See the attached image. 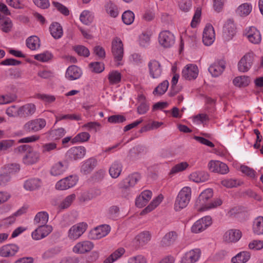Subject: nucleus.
Instances as JSON below:
<instances>
[{"label":"nucleus","instance_id":"nucleus-9","mask_svg":"<svg viewBox=\"0 0 263 263\" xmlns=\"http://www.w3.org/2000/svg\"><path fill=\"white\" fill-rule=\"evenodd\" d=\"M110 231V228L108 225H101L91 230L89 233L88 237L90 239H99L106 236Z\"/></svg>","mask_w":263,"mask_h":263},{"label":"nucleus","instance_id":"nucleus-12","mask_svg":"<svg viewBox=\"0 0 263 263\" xmlns=\"http://www.w3.org/2000/svg\"><path fill=\"white\" fill-rule=\"evenodd\" d=\"M94 247L93 242L84 240L78 242L73 248L72 251L77 254H85L90 252Z\"/></svg>","mask_w":263,"mask_h":263},{"label":"nucleus","instance_id":"nucleus-5","mask_svg":"<svg viewBox=\"0 0 263 263\" xmlns=\"http://www.w3.org/2000/svg\"><path fill=\"white\" fill-rule=\"evenodd\" d=\"M213 193L211 189H207L203 191L199 195L196 201L195 206L198 211L205 210L208 204V200L213 197Z\"/></svg>","mask_w":263,"mask_h":263},{"label":"nucleus","instance_id":"nucleus-31","mask_svg":"<svg viewBox=\"0 0 263 263\" xmlns=\"http://www.w3.org/2000/svg\"><path fill=\"white\" fill-rule=\"evenodd\" d=\"M140 179L141 176L139 173H134L123 180V187L127 189L128 187L134 186Z\"/></svg>","mask_w":263,"mask_h":263},{"label":"nucleus","instance_id":"nucleus-7","mask_svg":"<svg viewBox=\"0 0 263 263\" xmlns=\"http://www.w3.org/2000/svg\"><path fill=\"white\" fill-rule=\"evenodd\" d=\"M158 41L164 48H170L174 44L175 39L174 34L170 31L163 30L159 33Z\"/></svg>","mask_w":263,"mask_h":263},{"label":"nucleus","instance_id":"nucleus-48","mask_svg":"<svg viewBox=\"0 0 263 263\" xmlns=\"http://www.w3.org/2000/svg\"><path fill=\"white\" fill-rule=\"evenodd\" d=\"M90 135L87 132H82L78 134L71 140L72 143L77 142H84L87 141L90 138Z\"/></svg>","mask_w":263,"mask_h":263},{"label":"nucleus","instance_id":"nucleus-39","mask_svg":"<svg viewBox=\"0 0 263 263\" xmlns=\"http://www.w3.org/2000/svg\"><path fill=\"white\" fill-rule=\"evenodd\" d=\"M125 253V250L123 248H120L114 252L104 261L103 263H112L121 257Z\"/></svg>","mask_w":263,"mask_h":263},{"label":"nucleus","instance_id":"nucleus-55","mask_svg":"<svg viewBox=\"0 0 263 263\" xmlns=\"http://www.w3.org/2000/svg\"><path fill=\"white\" fill-rule=\"evenodd\" d=\"M74 51L80 56L88 57L89 54V50L86 47L82 45H78L74 47Z\"/></svg>","mask_w":263,"mask_h":263},{"label":"nucleus","instance_id":"nucleus-53","mask_svg":"<svg viewBox=\"0 0 263 263\" xmlns=\"http://www.w3.org/2000/svg\"><path fill=\"white\" fill-rule=\"evenodd\" d=\"M189 166L186 162H182L173 166L170 172V174H174L185 170Z\"/></svg>","mask_w":263,"mask_h":263},{"label":"nucleus","instance_id":"nucleus-29","mask_svg":"<svg viewBox=\"0 0 263 263\" xmlns=\"http://www.w3.org/2000/svg\"><path fill=\"white\" fill-rule=\"evenodd\" d=\"M235 32L236 28L234 24L231 20L228 21L223 27V33L227 40L232 39Z\"/></svg>","mask_w":263,"mask_h":263},{"label":"nucleus","instance_id":"nucleus-23","mask_svg":"<svg viewBox=\"0 0 263 263\" xmlns=\"http://www.w3.org/2000/svg\"><path fill=\"white\" fill-rule=\"evenodd\" d=\"M152 193L149 190L142 192L138 197L136 198L135 204L137 207L142 208L146 205L151 199Z\"/></svg>","mask_w":263,"mask_h":263},{"label":"nucleus","instance_id":"nucleus-19","mask_svg":"<svg viewBox=\"0 0 263 263\" xmlns=\"http://www.w3.org/2000/svg\"><path fill=\"white\" fill-rule=\"evenodd\" d=\"M19 248L14 244L3 246L0 248V256L3 257L13 256L18 252Z\"/></svg>","mask_w":263,"mask_h":263},{"label":"nucleus","instance_id":"nucleus-6","mask_svg":"<svg viewBox=\"0 0 263 263\" xmlns=\"http://www.w3.org/2000/svg\"><path fill=\"white\" fill-rule=\"evenodd\" d=\"M46 124L45 119L38 118L31 120L26 123L23 126V129L27 132H36L43 129Z\"/></svg>","mask_w":263,"mask_h":263},{"label":"nucleus","instance_id":"nucleus-30","mask_svg":"<svg viewBox=\"0 0 263 263\" xmlns=\"http://www.w3.org/2000/svg\"><path fill=\"white\" fill-rule=\"evenodd\" d=\"M178 235L176 232L171 231L166 233L161 241L162 247H168L172 245L177 239Z\"/></svg>","mask_w":263,"mask_h":263},{"label":"nucleus","instance_id":"nucleus-3","mask_svg":"<svg viewBox=\"0 0 263 263\" xmlns=\"http://www.w3.org/2000/svg\"><path fill=\"white\" fill-rule=\"evenodd\" d=\"M111 52L115 61L118 62L117 65H120L121 63L119 62L122 60L124 55V48L122 41L118 37H115L112 41Z\"/></svg>","mask_w":263,"mask_h":263},{"label":"nucleus","instance_id":"nucleus-64","mask_svg":"<svg viewBox=\"0 0 263 263\" xmlns=\"http://www.w3.org/2000/svg\"><path fill=\"white\" fill-rule=\"evenodd\" d=\"M250 249L259 250L263 248V241L255 240L251 242L249 245Z\"/></svg>","mask_w":263,"mask_h":263},{"label":"nucleus","instance_id":"nucleus-18","mask_svg":"<svg viewBox=\"0 0 263 263\" xmlns=\"http://www.w3.org/2000/svg\"><path fill=\"white\" fill-rule=\"evenodd\" d=\"M200 250L195 249L186 252L182 257L181 263H194L200 257Z\"/></svg>","mask_w":263,"mask_h":263},{"label":"nucleus","instance_id":"nucleus-41","mask_svg":"<svg viewBox=\"0 0 263 263\" xmlns=\"http://www.w3.org/2000/svg\"><path fill=\"white\" fill-rule=\"evenodd\" d=\"M48 220V214L46 212H39L34 219V221L39 226H47L46 223Z\"/></svg>","mask_w":263,"mask_h":263},{"label":"nucleus","instance_id":"nucleus-43","mask_svg":"<svg viewBox=\"0 0 263 263\" xmlns=\"http://www.w3.org/2000/svg\"><path fill=\"white\" fill-rule=\"evenodd\" d=\"M40 182L39 180L31 179L26 180L24 184V187L26 190L33 191L39 187Z\"/></svg>","mask_w":263,"mask_h":263},{"label":"nucleus","instance_id":"nucleus-47","mask_svg":"<svg viewBox=\"0 0 263 263\" xmlns=\"http://www.w3.org/2000/svg\"><path fill=\"white\" fill-rule=\"evenodd\" d=\"M80 19L84 24L88 25L92 22L93 16L91 15L90 11L84 10L81 13Z\"/></svg>","mask_w":263,"mask_h":263},{"label":"nucleus","instance_id":"nucleus-49","mask_svg":"<svg viewBox=\"0 0 263 263\" xmlns=\"http://www.w3.org/2000/svg\"><path fill=\"white\" fill-rule=\"evenodd\" d=\"M134 18L135 15L134 13L130 10L125 11L122 16L123 22L126 25L131 24L134 22Z\"/></svg>","mask_w":263,"mask_h":263},{"label":"nucleus","instance_id":"nucleus-61","mask_svg":"<svg viewBox=\"0 0 263 263\" xmlns=\"http://www.w3.org/2000/svg\"><path fill=\"white\" fill-rule=\"evenodd\" d=\"M125 121V117L120 115L111 116L108 118V121L111 123H120L124 122Z\"/></svg>","mask_w":263,"mask_h":263},{"label":"nucleus","instance_id":"nucleus-20","mask_svg":"<svg viewBox=\"0 0 263 263\" xmlns=\"http://www.w3.org/2000/svg\"><path fill=\"white\" fill-rule=\"evenodd\" d=\"M246 35L250 42L253 44H259L261 40L259 31L254 27H250L247 30Z\"/></svg>","mask_w":263,"mask_h":263},{"label":"nucleus","instance_id":"nucleus-59","mask_svg":"<svg viewBox=\"0 0 263 263\" xmlns=\"http://www.w3.org/2000/svg\"><path fill=\"white\" fill-rule=\"evenodd\" d=\"M11 180V176L8 173L1 172L0 174V186L7 185Z\"/></svg>","mask_w":263,"mask_h":263},{"label":"nucleus","instance_id":"nucleus-52","mask_svg":"<svg viewBox=\"0 0 263 263\" xmlns=\"http://www.w3.org/2000/svg\"><path fill=\"white\" fill-rule=\"evenodd\" d=\"M56 122H58L59 121L62 120H76L79 121L81 120V117L80 115H75V114H67L61 116H55Z\"/></svg>","mask_w":263,"mask_h":263},{"label":"nucleus","instance_id":"nucleus-56","mask_svg":"<svg viewBox=\"0 0 263 263\" xmlns=\"http://www.w3.org/2000/svg\"><path fill=\"white\" fill-rule=\"evenodd\" d=\"M240 171L248 177L254 179L255 178V171L252 168L246 165H241L240 168Z\"/></svg>","mask_w":263,"mask_h":263},{"label":"nucleus","instance_id":"nucleus-8","mask_svg":"<svg viewBox=\"0 0 263 263\" xmlns=\"http://www.w3.org/2000/svg\"><path fill=\"white\" fill-rule=\"evenodd\" d=\"M87 224L85 222H80L73 225L68 231V237L71 240L79 238L86 231Z\"/></svg>","mask_w":263,"mask_h":263},{"label":"nucleus","instance_id":"nucleus-11","mask_svg":"<svg viewBox=\"0 0 263 263\" xmlns=\"http://www.w3.org/2000/svg\"><path fill=\"white\" fill-rule=\"evenodd\" d=\"M212 224V218L206 216L196 221L192 227V232L195 233H200L205 230Z\"/></svg>","mask_w":263,"mask_h":263},{"label":"nucleus","instance_id":"nucleus-36","mask_svg":"<svg viewBox=\"0 0 263 263\" xmlns=\"http://www.w3.org/2000/svg\"><path fill=\"white\" fill-rule=\"evenodd\" d=\"M50 31L52 36L55 39L61 38L63 35L62 27L58 23H52L50 27Z\"/></svg>","mask_w":263,"mask_h":263},{"label":"nucleus","instance_id":"nucleus-17","mask_svg":"<svg viewBox=\"0 0 263 263\" xmlns=\"http://www.w3.org/2000/svg\"><path fill=\"white\" fill-rule=\"evenodd\" d=\"M215 40V32L213 27L211 25H208L205 26L203 32L202 41L206 46L211 45Z\"/></svg>","mask_w":263,"mask_h":263},{"label":"nucleus","instance_id":"nucleus-2","mask_svg":"<svg viewBox=\"0 0 263 263\" xmlns=\"http://www.w3.org/2000/svg\"><path fill=\"white\" fill-rule=\"evenodd\" d=\"M192 190L191 187L185 186L179 192L174 204L176 211H180L186 207L191 198Z\"/></svg>","mask_w":263,"mask_h":263},{"label":"nucleus","instance_id":"nucleus-24","mask_svg":"<svg viewBox=\"0 0 263 263\" xmlns=\"http://www.w3.org/2000/svg\"><path fill=\"white\" fill-rule=\"evenodd\" d=\"M67 168L68 165L66 162L59 161L52 165L50 173L52 176H57L62 174Z\"/></svg>","mask_w":263,"mask_h":263},{"label":"nucleus","instance_id":"nucleus-46","mask_svg":"<svg viewBox=\"0 0 263 263\" xmlns=\"http://www.w3.org/2000/svg\"><path fill=\"white\" fill-rule=\"evenodd\" d=\"M168 82L167 80L163 81L157 87L155 88L153 91L154 95H162L167 90L168 87Z\"/></svg>","mask_w":263,"mask_h":263},{"label":"nucleus","instance_id":"nucleus-21","mask_svg":"<svg viewBox=\"0 0 263 263\" xmlns=\"http://www.w3.org/2000/svg\"><path fill=\"white\" fill-rule=\"evenodd\" d=\"M82 74L81 69L76 65H71L67 69L66 78L69 80H75L79 79Z\"/></svg>","mask_w":263,"mask_h":263},{"label":"nucleus","instance_id":"nucleus-1","mask_svg":"<svg viewBox=\"0 0 263 263\" xmlns=\"http://www.w3.org/2000/svg\"><path fill=\"white\" fill-rule=\"evenodd\" d=\"M17 149L19 152L24 153L23 162L25 165H32L39 161L40 154L29 145H21L17 147Z\"/></svg>","mask_w":263,"mask_h":263},{"label":"nucleus","instance_id":"nucleus-35","mask_svg":"<svg viewBox=\"0 0 263 263\" xmlns=\"http://www.w3.org/2000/svg\"><path fill=\"white\" fill-rule=\"evenodd\" d=\"M162 199L163 197L161 195H159L157 197L150 203V204L147 207H146L141 211L140 213V215H143L151 212L161 203Z\"/></svg>","mask_w":263,"mask_h":263},{"label":"nucleus","instance_id":"nucleus-10","mask_svg":"<svg viewBox=\"0 0 263 263\" xmlns=\"http://www.w3.org/2000/svg\"><path fill=\"white\" fill-rule=\"evenodd\" d=\"M77 181V176L70 175L58 181L55 188L59 190H65L74 186Z\"/></svg>","mask_w":263,"mask_h":263},{"label":"nucleus","instance_id":"nucleus-58","mask_svg":"<svg viewBox=\"0 0 263 263\" xmlns=\"http://www.w3.org/2000/svg\"><path fill=\"white\" fill-rule=\"evenodd\" d=\"M20 107L12 105L6 109V114L10 117H19Z\"/></svg>","mask_w":263,"mask_h":263},{"label":"nucleus","instance_id":"nucleus-33","mask_svg":"<svg viewBox=\"0 0 263 263\" xmlns=\"http://www.w3.org/2000/svg\"><path fill=\"white\" fill-rule=\"evenodd\" d=\"M189 178L195 182H203L209 179V175L204 172H195L190 174Z\"/></svg>","mask_w":263,"mask_h":263},{"label":"nucleus","instance_id":"nucleus-40","mask_svg":"<svg viewBox=\"0 0 263 263\" xmlns=\"http://www.w3.org/2000/svg\"><path fill=\"white\" fill-rule=\"evenodd\" d=\"M26 45L28 48L32 50H36L40 46L39 38L35 35L29 37L26 40Z\"/></svg>","mask_w":263,"mask_h":263},{"label":"nucleus","instance_id":"nucleus-13","mask_svg":"<svg viewBox=\"0 0 263 263\" xmlns=\"http://www.w3.org/2000/svg\"><path fill=\"white\" fill-rule=\"evenodd\" d=\"M52 228L50 226H39L34 231L31 236L33 239L38 240L45 238L51 232Z\"/></svg>","mask_w":263,"mask_h":263},{"label":"nucleus","instance_id":"nucleus-51","mask_svg":"<svg viewBox=\"0 0 263 263\" xmlns=\"http://www.w3.org/2000/svg\"><path fill=\"white\" fill-rule=\"evenodd\" d=\"M66 133L64 128L62 127L58 129H52L49 132L50 136L54 139H59L64 136Z\"/></svg>","mask_w":263,"mask_h":263},{"label":"nucleus","instance_id":"nucleus-15","mask_svg":"<svg viewBox=\"0 0 263 263\" xmlns=\"http://www.w3.org/2000/svg\"><path fill=\"white\" fill-rule=\"evenodd\" d=\"M182 77L186 80H191L195 79L198 74V69L196 65H187L183 69Z\"/></svg>","mask_w":263,"mask_h":263},{"label":"nucleus","instance_id":"nucleus-54","mask_svg":"<svg viewBox=\"0 0 263 263\" xmlns=\"http://www.w3.org/2000/svg\"><path fill=\"white\" fill-rule=\"evenodd\" d=\"M17 97L14 94H9L0 96V104H5L11 103L15 101Z\"/></svg>","mask_w":263,"mask_h":263},{"label":"nucleus","instance_id":"nucleus-60","mask_svg":"<svg viewBox=\"0 0 263 263\" xmlns=\"http://www.w3.org/2000/svg\"><path fill=\"white\" fill-rule=\"evenodd\" d=\"M89 67L91 68L92 71L95 73H101L104 70V65L100 62L91 63L89 64Z\"/></svg>","mask_w":263,"mask_h":263},{"label":"nucleus","instance_id":"nucleus-63","mask_svg":"<svg viewBox=\"0 0 263 263\" xmlns=\"http://www.w3.org/2000/svg\"><path fill=\"white\" fill-rule=\"evenodd\" d=\"M52 4L62 14L66 16L69 15V11L65 6L63 5L59 2H53Z\"/></svg>","mask_w":263,"mask_h":263},{"label":"nucleus","instance_id":"nucleus-28","mask_svg":"<svg viewBox=\"0 0 263 263\" xmlns=\"http://www.w3.org/2000/svg\"><path fill=\"white\" fill-rule=\"evenodd\" d=\"M97 161L96 159L93 158L88 159L84 162L81 166V173L85 175L89 174L97 165Z\"/></svg>","mask_w":263,"mask_h":263},{"label":"nucleus","instance_id":"nucleus-42","mask_svg":"<svg viewBox=\"0 0 263 263\" xmlns=\"http://www.w3.org/2000/svg\"><path fill=\"white\" fill-rule=\"evenodd\" d=\"M252 9V5L246 3L239 6L237 9L236 12L240 16H246L251 13Z\"/></svg>","mask_w":263,"mask_h":263},{"label":"nucleus","instance_id":"nucleus-32","mask_svg":"<svg viewBox=\"0 0 263 263\" xmlns=\"http://www.w3.org/2000/svg\"><path fill=\"white\" fill-rule=\"evenodd\" d=\"M122 164L119 161H114L110 166L109 173L111 177L113 178H118L122 170Z\"/></svg>","mask_w":263,"mask_h":263},{"label":"nucleus","instance_id":"nucleus-34","mask_svg":"<svg viewBox=\"0 0 263 263\" xmlns=\"http://www.w3.org/2000/svg\"><path fill=\"white\" fill-rule=\"evenodd\" d=\"M250 258V253L247 251L240 252L231 259L232 263H246Z\"/></svg>","mask_w":263,"mask_h":263},{"label":"nucleus","instance_id":"nucleus-26","mask_svg":"<svg viewBox=\"0 0 263 263\" xmlns=\"http://www.w3.org/2000/svg\"><path fill=\"white\" fill-rule=\"evenodd\" d=\"M241 237V232L238 230L232 229L228 231L224 235V240L227 242H236Z\"/></svg>","mask_w":263,"mask_h":263},{"label":"nucleus","instance_id":"nucleus-37","mask_svg":"<svg viewBox=\"0 0 263 263\" xmlns=\"http://www.w3.org/2000/svg\"><path fill=\"white\" fill-rule=\"evenodd\" d=\"M253 231L255 234L258 235L263 234V217L259 216L254 220Z\"/></svg>","mask_w":263,"mask_h":263},{"label":"nucleus","instance_id":"nucleus-45","mask_svg":"<svg viewBox=\"0 0 263 263\" xmlns=\"http://www.w3.org/2000/svg\"><path fill=\"white\" fill-rule=\"evenodd\" d=\"M250 80L248 77L240 76L233 80V84L238 87H246L249 85Z\"/></svg>","mask_w":263,"mask_h":263},{"label":"nucleus","instance_id":"nucleus-50","mask_svg":"<svg viewBox=\"0 0 263 263\" xmlns=\"http://www.w3.org/2000/svg\"><path fill=\"white\" fill-rule=\"evenodd\" d=\"M76 199V195L71 194L67 196L60 203L59 207L62 209L68 208Z\"/></svg>","mask_w":263,"mask_h":263},{"label":"nucleus","instance_id":"nucleus-16","mask_svg":"<svg viewBox=\"0 0 263 263\" xmlns=\"http://www.w3.org/2000/svg\"><path fill=\"white\" fill-rule=\"evenodd\" d=\"M149 72L153 79H158L162 73V68L160 63L156 60L151 61L148 64Z\"/></svg>","mask_w":263,"mask_h":263},{"label":"nucleus","instance_id":"nucleus-38","mask_svg":"<svg viewBox=\"0 0 263 263\" xmlns=\"http://www.w3.org/2000/svg\"><path fill=\"white\" fill-rule=\"evenodd\" d=\"M20 170V166L17 163H9L4 165L1 168V172L10 174H15Z\"/></svg>","mask_w":263,"mask_h":263},{"label":"nucleus","instance_id":"nucleus-14","mask_svg":"<svg viewBox=\"0 0 263 263\" xmlns=\"http://www.w3.org/2000/svg\"><path fill=\"white\" fill-rule=\"evenodd\" d=\"M86 154V149L83 146H75L70 148L66 155L70 160H77L82 158Z\"/></svg>","mask_w":263,"mask_h":263},{"label":"nucleus","instance_id":"nucleus-44","mask_svg":"<svg viewBox=\"0 0 263 263\" xmlns=\"http://www.w3.org/2000/svg\"><path fill=\"white\" fill-rule=\"evenodd\" d=\"M108 79L110 84H117L121 81V74L116 70L111 71L108 75Z\"/></svg>","mask_w":263,"mask_h":263},{"label":"nucleus","instance_id":"nucleus-4","mask_svg":"<svg viewBox=\"0 0 263 263\" xmlns=\"http://www.w3.org/2000/svg\"><path fill=\"white\" fill-rule=\"evenodd\" d=\"M254 54L252 51L246 53L238 63V69L240 72H246L249 70L253 65Z\"/></svg>","mask_w":263,"mask_h":263},{"label":"nucleus","instance_id":"nucleus-62","mask_svg":"<svg viewBox=\"0 0 263 263\" xmlns=\"http://www.w3.org/2000/svg\"><path fill=\"white\" fill-rule=\"evenodd\" d=\"M51 57L52 54L50 52L46 51L43 53L35 55L34 59L36 60L44 62L51 59Z\"/></svg>","mask_w":263,"mask_h":263},{"label":"nucleus","instance_id":"nucleus-57","mask_svg":"<svg viewBox=\"0 0 263 263\" xmlns=\"http://www.w3.org/2000/svg\"><path fill=\"white\" fill-rule=\"evenodd\" d=\"M221 183L222 185L228 188L235 187L239 185V182L233 179H224Z\"/></svg>","mask_w":263,"mask_h":263},{"label":"nucleus","instance_id":"nucleus-27","mask_svg":"<svg viewBox=\"0 0 263 263\" xmlns=\"http://www.w3.org/2000/svg\"><path fill=\"white\" fill-rule=\"evenodd\" d=\"M151 239V235L148 231H144L138 235L135 238L134 243L138 247L143 246L146 244Z\"/></svg>","mask_w":263,"mask_h":263},{"label":"nucleus","instance_id":"nucleus-25","mask_svg":"<svg viewBox=\"0 0 263 263\" xmlns=\"http://www.w3.org/2000/svg\"><path fill=\"white\" fill-rule=\"evenodd\" d=\"M36 110V107L34 104L28 103L20 107L19 117H28L32 116Z\"/></svg>","mask_w":263,"mask_h":263},{"label":"nucleus","instance_id":"nucleus-22","mask_svg":"<svg viewBox=\"0 0 263 263\" xmlns=\"http://www.w3.org/2000/svg\"><path fill=\"white\" fill-rule=\"evenodd\" d=\"M226 68V63L223 61L215 62L209 68V71L215 77L220 76Z\"/></svg>","mask_w":263,"mask_h":263}]
</instances>
